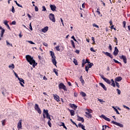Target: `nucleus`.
I'll list each match as a JSON object with an SVG mask.
<instances>
[{"label": "nucleus", "mask_w": 130, "mask_h": 130, "mask_svg": "<svg viewBox=\"0 0 130 130\" xmlns=\"http://www.w3.org/2000/svg\"><path fill=\"white\" fill-rule=\"evenodd\" d=\"M84 63H90V62H89V60L86 59Z\"/></svg>", "instance_id": "obj_64"}, {"label": "nucleus", "mask_w": 130, "mask_h": 130, "mask_svg": "<svg viewBox=\"0 0 130 130\" xmlns=\"http://www.w3.org/2000/svg\"><path fill=\"white\" fill-rule=\"evenodd\" d=\"M85 114H86L85 116L87 118H92V117H93L92 116V114H90V113H89L87 112H85Z\"/></svg>", "instance_id": "obj_16"}, {"label": "nucleus", "mask_w": 130, "mask_h": 130, "mask_svg": "<svg viewBox=\"0 0 130 130\" xmlns=\"http://www.w3.org/2000/svg\"><path fill=\"white\" fill-rule=\"evenodd\" d=\"M122 80V77L118 76L115 79V82H120Z\"/></svg>", "instance_id": "obj_17"}, {"label": "nucleus", "mask_w": 130, "mask_h": 130, "mask_svg": "<svg viewBox=\"0 0 130 130\" xmlns=\"http://www.w3.org/2000/svg\"><path fill=\"white\" fill-rule=\"evenodd\" d=\"M53 71L54 73H55V75H56V76H58V73H57V71H56V69H54Z\"/></svg>", "instance_id": "obj_38"}, {"label": "nucleus", "mask_w": 130, "mask_h": 130, "mask_svg": "<svg viewBox=\"0 0 130 130\" xmlns=\"http://www.w3.org/2000/svg\"><path fill=\"white\" fill-rule=\"evenodd\" d=\"M36 111H37L38 113H39V114H41V113H42V111H41V109H40V108L38 109Z\"/></svg>", "instance_id": "obj_39"}, {"label": "nucleus", "mask_w": 130, "mask_h": 130, "mask_svg": "<svg viewBox=\"0 0 130 130\" xmlns=\"http://www.w3.org/2000/svg\"><path fill=\"white\" fill-rule=\"evenodd\" d=\"M112 108L114 109V110L116 112L117 114H119V112H118L117 109L115 108L114 107H112Z\"/></svg>", "instance_id": "obj_32"}, {"label": "nucleus", "mask_w": 130, "mask_h": 130, "mask_svg": "<svg viewBox=\"0 0 130 130\" xmlns=\"http://www.w3.org/2000/svg\"><path fill=\"white\" fill-rule=\"evenodd\" d=\"M17 128L18 130L22 129V119H20L17 124Z\"/></svg>", "instance_id": "obj_8"}, {"label": "nucleus", "mask_w": 130, "mask_h": 130, "mask_svg": "<svg viewBox=\"0 0 130 130\" xmlns=\"http://www.w3.org/2000/svg\"><path fill=\"white\" fill-rule=\"evenodd\" d=\"M93 66H94V64H93V63H89V64H88V68L89 69H91L92 68V67H93Z\"/></svg>", "instance_id": "obj_35"}, {"label": "nucleus", "mask_w": 130, "mask_h": 130, "mask_svg": "<svg viewBox=\"0 0 130 130\" xmlns=\"http://www.w3.org/2000/svg\"><path fill=\"white\" fill-rule=\"evenodd\" d=\"M44 113H45L46 115V118L47 119H49L50 121H51V118H50V115H49V113H48V111L47 110L44 109Z\"/></svg>", "instance_id": "obj_5"}, {"label": "nucleus", "mask_w": 130, "mask_h": 130, "mask_svg": "<svg viewBox=\"0 0 130 130\" xmlns=\"http://www.w3.org/2000/svg\"><path fill=\"white\" fill-rule=\"evenodd\" d=\"M104 81H105V82H106V83H107V84H109V85H110V84H111V81L107 78L105 79Z\"/></svg>", "instance_id": "obj_23"}, {"label": "nucleus", "mask_w": 130, "mask_h": 130, "mask_svg": "<svg viewBox=\"0 0 130 130\" xmlns=\"http://www.w3.org/2000/svg\"><path fill=\"white\" fill-rule=\"evenodd\" d=\"M46 114H45V113H44V110H43V121H45V118H46Z\"/></svg>", "instance_id": "obj_24"}, {"label": "nucleus", "mask_w": 130, "mask_h": 130, "mask_svg": "<svg viewBox=\"0 0 130 130\" xmlns=\"http://www.w3.org/2000/svg\"><path fill=\"white\" fill-rule=\"evenodd\" d=\"M100 76L101 78H102V79H103V80H104V79H105L106 78L104 77V75H100Z\"/></svg>", "instance_id": "obj_50"}, {"label": "nucleus", "mask_w": 130, "mask_h": 130, "mask_svg": "<svg viewBox=\"0 0 130 130\" xmlns=\"http://www.w3.org/2000/svg\"><path fill=\"white\" fill-rule=\"evenodd\" d=\"M90 51H92V52H95V50H94L93 48H90Z\"/></svg>", "instance_id": "obj_62"}, {"label": "nucleus", "mask_w": 130, "mask_h": 130, "mask_svg": "<svg viewBox=\"0 0 130 130\" xmlns=\"http://www.w3.org/2000/svg\"><path fill=\"white\" fill-rule=\"evenodd\" d=\"M53 97L54 99H55L56 101H57V102H59V96L58 95H57V94H53Z\"/></svg>", "instance_id": "obj_15"}, {"label": "nucleus", "mask_w": 130, "mask_h": 130, "mask_svg": "<svg viewBox=\"0 0 130 130\" xmlns=\"http://www.w3.org/2000/svg\"><path fill=\"white\" fill-rule=\"evenodd\" d=\"M13 72L16 78H17V79H19L20 77H19V76H18V74H17V73L15 72V71H13Z\"/></svg>", "instance_id": "obj_45"}, {"label": "nucleus", "mask_w": 130, "mask_h": 130, "mask_svg": "<svg viewBox=\"0 0 130 130\" xmlns=\"http://www.w3.org/2000/svg\"><path fill=\"white\" fill-rule=\"evenodd\" d=\"M116 91H117L118 95H120V93H121V91H120V90H119V89H117Z\"/></svg>", "instance_id": "obj_44"}, {"label": "nucleus", "mask_w": 130, "mask_h": 130, "mask_svg": "<svg viewBox=\"0 0 130 130\" xmlns=\"http://www.w3.org/2000/svg\"><path fill=\"white\" fill-rule=\"evenodd\" d=\"M55 49L57 51H60V49L59 48V46L55 47Z\"/></svg>", "instance_id": "obj_41"}, {"label": "nucleus", "mask_w": 130, "mask_h": 130, "mask_svg": "<svg viewBox=\"0 0 130 130\" xmlns=\"http://www.w3.org/2000/svg\"><path fill=\"white\" fill-rule=\"evenodd\" d=\"M50 8L53 12H55V11H56V6L54 5H50Z\"/></svg>", "instance_id": "obj_11"}, {"label": "nucleus", "mask_w": 130, "mask_h": 130, "mask_svg": "<svg viewBox=\"0 0 130 130\" xmlns=\"http://www.w3.org/2000/svg\"><path fill=\"white\" fill-rule=\"evenodd\" d=\"M115 83H116V86L118 87V88H120V85H119V83H118V82H115Z\"/></svg>", "instance_id": "obj_54"}, {"label": "nucleus", "mask_w": 130, "mask_h": 130, "mask_svg": "<svg viewBox=\"0 0 130 130\" xmlns=\"http://www.w3.org/2000/svg\"><path fill=\"white\" fill-rule=\"evenodd\" d=\"M50 53L52 57V63L53 64H54V66H55V67H56V63H57V62H56V59H55V58H56V57L55 56V55L54 54V53L53 51H50Z\"/></svg>", "instance_id": "obj_2"}, {"label": "nucleus", "mask_w": 130, "mask_h": 130, "mask_svg": "<svg viewBox=\"0 0 130 130\" xmlns=\"http://www.w3.org/2000/svg\"><path fill=\"white\" fill-rule=\"evenodd\" d=\"M114 42H115L116 43V44L117 45V38H116V37L114 38Z\"/></svg>", "instance_id": "obj_57"}, {"label": "nucleus", "mask_w": 130, "mask_h": 130, "mask_svg": "<svg viewBox=\"0 0 130 130\" xmlns=\"http://www.w3.org/2000/svg\"><path fill=\"white\" fill-rule=\"evenodd\" d=\"M123 107L124 108H126V109H128V110H130V108H128V107H127V106H125V105H123Z\"/></svg>", "instance_id": "obj_48"}, {"label": "nucleus", "mask_w": 130, "mask_h": 130, "mask_svg": "<svg viewBox=\"0 0 130 130\" xmlns=\"http://www.w3.org/2000/svg\"><path fill=\"white\" fill-rule=\"evenodd\" d=\"M100 86L105 90V91H107V88H106V86H105V85H104L103 83H100Z\"/></svg>", "instance_id": "obj_18"}, {"label": "nucleus", "mask_w": 130, "mask_h": 130, "mask_svg": "<svg viewBox=\"0 0 130 130\" xmlns=\"http://www.w3.org/2000/svg\"><path fill=\"white\" fill-rule=\"evenodd\" d=\"M119 57L121 59L123 60L124 63H126V62H127L126 56L125 55H122V56H119Z\"/></svg>", "instance_id": "obj_7"}, {"label": "nucleus", "mask_w": 130, "mask_h": 130, "mask_svg": "<svg viewBox=\"0 0 130 130\" xmlns=\"http://www.w3.org/2000/svg\"><path fill=\"white\" fill-rule=\"evenodd\" d=\"M48 124L49 126H50V127H51L52 124H51V122H50V120H48Z\"/></svg>", "instance_id": "obj_46"}, {"label": "nucleus", "mask_w": 130, "mask_h": 130, "mask_svg": "<svg viewBox=\"0 0 130 130\" xmlns=\"http://www.w3.org/2000/svg\"><path fill=\"white\" fill-rule=\"evenodd\" d=\"M8 21H7V20H5L4 22V24L6 26L9 25V24H8Z\"/></svg>", "instance_id": "obj_47"}, {"label": "nucleus", "mask_w": 130, "mask_h": 130, "mask_svg": "<svg viewBox=\"0 0 130 130\" xmlns=\"http://www.w3.org/2000/svg\"><path fill=\"white\" fill-rule=\"evenodd\" d=\"M38 57H39V60H42V59H43V57H42L41 56L39 55Z\"/></svg>", "instance_id": "obj_52"}, {"label": "nucleus", "mask_w": 130, "mask_h": 130, "mask_svg": "<svg viewBox=\"0 0 130 130\" xmlns=\"http://www.w3.org/2000/svg\"><path fill=\"white\" fill-rule=\"evenodd\" d=\"M103 53L105 54V55H106L107 56H109V57H110V58H113V56L111 54V53L108 52L103 51Z\"/></svg>", "instance_id": "obj_9"}, {"label": "nucleus", "mask_w": 130, "mask_h": 130, "mask_svg": "<svg viewBox=\"0 0 130 130\" xmlns=\"http://www.w3.org/2000/svg\"><path fill=\"white\" fill-rule=\"evenodd\" d=\"M100 117H102V118H103L104 119H105V120H106L107 121H110V119L109 118H107V117H106L105 115H101Z\"/></svg>", "instance_id": "obj_14"}, {"label": "nucleus", "mask_w": 130, "mask_h": 130, "mask_svg": "<svg viewBox=\"0 0 130 130\" xmlns=\"http://www.w3.org/2000/svg\"><path fill=\"white\" fill-rule=\"evenodd\" d=\"M113 61H114V62H115V63H119L120 64H121V63H120V62L118 61L117 60H115V59H113Z\"/></svg>", "instance_id": "obj_40"}, {"label": "nucleus", "mask_w": 130, "mask_h": 130, "mask_svg": "<svg viewBox=\"0 0 130 130\" xmlns=\"http://www.w3.org/2000/svg\"><path fill=\"white\" fill-rule=\"evenodd\" d=\"M25 58L27 61V62H29V64L31 65L32 64V67L35 68L37 66V63H36V61H35V59H33V57L29 55H27L25 56Z\"/></svg>", "instance_id": "obj_1"}, {"label": "nucleus", "mask_w": 130, "mask_h": 130, "mask_svg": "<svg viewBox=\"0 0 130 130\" xmlns=\"http://www.w3.org/2000/svg\"><path fill=\"white\" fill-rule=\"evenodd\" d=\"M71 43L73 46V47L76 48V46L75 45V42H74V41L71 40Z\"/></svg>", "instance_id": "obj_36"}, {"label": "nucleus", "mask_w": 130, "mask_h": 130, "mask_svg": "<svg viewBox=\"0 0 130 130\" xmlns=\"http://www.w3.org/2000/svg\"><path fill=\"white\" fill-rule=\"evenodd\" d=\"M123 27L124 28H125V25H126V22H125V21H123Z\"/></svg>", "instance_id": "obj_59"}, {"label": "nucleus", "mask_w": 130, "mask_h": 130, "mask_svg": "<svg viewBox=\"0 0 130 130\" xmlns=\"http://www.w3.org/2000/svg\"><path fill=\"white\" fill-rule=\"evenodd\" d=\"M9 69H15V65L14 64H12L11 65L9 66Z\"/></svg>", "instance_id": "obj_33"}, {"label": "nucleus", "mask_w": 130, "mask_h": 130, "mask_svg": "<svg viewBox=\"0 0 130 130\" xmlns=\"http://www.w3.org/2000/svg\"><path fill=\"white\" fill-rule=\"evenodd\" d=\"M86 110H87L88 113H92V112H93V110H92V109H86Z\"/></svg>", "instance_id": "obj_34"}, {"label": "nucleus", "mask_w": 130, "mask_h": 130, "mask_svg": "<svg viewBox=\"0 0 130 130\" xmlns=\"http://www.w3.org/2000/svg\"><path fill=\"white\" fill-rule=\"evenodd\" d=\"M3 95H4V96H6V94H7V91H2V92Z\"/></svg>", "instance_id": "obj_60"}, {"label": "nucleus", "mask_w": 130, "mask_h": 130, "mask_svg": "<svg viewBox=\"0 0 130 130\" xmlns=\"http://www.w3.org/2000/svg\"><path fill=\"white\" fill-rule=\"evenodd\" d=\"M35 9L36 12H38V11H39V9H38V7H37V6H35Z\"/></svg>", "instance_id": "obj_58"}, {"label": "nucleus", "mask_w": 130, "mask_h": 130, "mask_svg": "<svg viewBox=\"0 0 130 130\" xmlns=\"http://www.w3.org/2000/svg\"><path fill=\"white\" fill-rule=\"evenodd\" d=\"M89 67H88V66H85V71H86V72H87V73H88V72H89Z\"/></svg>", "instance_id": "obj_51"}, {"label": "nucleus", "mask_w": 130, "mask_h": 130, "mask_svg": "<svg viewBox=\"0 0 130 130\" xmlns=\"http://www.w3.org/2000/svg\"><path fill=\"white\" fill-rule=\"evenodd\" d=\"M16 21H13L11 22V25H16Z\"/></svg>", "instance_id": "obj_63"}, {"label": "nucleus", "mask_w": 130, "mask_h": 130, "mask_svg": "<svg viewBox=\"0 0 130 130\" xmlns=\"http://www.w3.org/2000/svg\"><path fill=\"white\" fill-rule=\"evenodd\" d=\"M4 34H5V29H3L1 31V37H3Z\"/></svg>", "instance_id": "obj_29"}, {"label": "nucleus", "mask_w": 130, "mask_h": 130, "mask_svg": "<svg viewBox=\"0 0 130 130\" xmlns=\"http://www.w3.org/2000/svg\"><path fill=\"white\" fill-rule=\"evenodd\" d=\"M69 106L70 107H71V108L74 109V110H76V109L78 108V106H77V105H76L75 104H70Z\"/></svg>", "instance_id": "obj_13"}, {"label": "nucleus", "mask_w": 130, "mask_h": 130, "mask_svg": "<svg viewBox=\"0 0 130 130\" xmlns=\"http://www.w3.org/2000/svg\"><path fill=\"white\" fill-rule=\"evenodd\" d=\"M78 121H82V122H84L85 121V119H84V118L78 116Z\"/></svg>", "instance_id": "obj_22"}, {"label": "nucleus", "mask_w": 130, "mask_h": 130, "mask_svg": "<svg viewBox=\"0 0 130 130\" xmlns=\"http://www.w3.org/2000/svg\"><path fill=\"white\" fill-rule=\"evenodd\" d=\"M6 43H7V46H11V47H13V44L10 43L9 42V41H6Z\"/></svg>", "instance_id": "obj_31"}, {"label": "nucleus", "mask_w": 130, "mask_h": 130, "mask_svg": "<svg viewBox=\"0 0 130 130\" xmlns=\"http://www.w3.org/2000/svg\"><path fill=\"white\" fill-rule=\"evenodd\" d=\"M73 62L74 63H75V66H78V61H77V59H74Z\"/></svg>", "instance_id": "obj_37"}, {"label": "nucleus", "mask_w": 130, "mask_h": 130, "mask_svg": "<svg viewBox=\"0 0 130 130\" xmlns=\"http://www.w3.org/2000/svg\"><path fill=\"white\" fill-rule=\"evenodd\" d=\"M14 2L15 3L16 5H17V6L18 7H19L20 8H23V6H22V5H21L19 3H18L17 1H14Z\"/></svg>", "instance_id": "obj_28"}, {"label": "nucleus", "mask_w": 130, "mask_h": 130, "mask_svg": "<svg viewBox=\"0 0 130 130\" xmlns=\"http://www.w3.org/2000/svg\"><path fill=\"white\" fill-rule=\"evenodd\" d=\"M111 123H113V124H115V125H117V126H119L120 127H123V124L120 123L115 122L114 121H112Z\"/></svg>", "instance_id": "obj_6"}, {"label": "nucleus", "mask_w": 130, "mask_h": 130, "mask_svg": "<svg viewBox=\"0 0 130 130\" xmlns=\"http://www.w3.org/2000/svg\"><path fill=\"white\" fill-rule=\"evenodd\" d=\"M118 52H119V51L118 50V49L117 47H115L114 51L113 52V54L115 55V56H116L118 54Z\"/></svg>", "instance_id": "obj_12"}, {"label": "nucleus", "mask_w": 130, "mask_h": 130, "mask_svg": "<svg viewBox=\"0 0 130 130\" xmlns=\"http://www.w3.org/2000/svg\"><path fill=\"white\" fill-rule=\"evenodd\" d=\"M18 80H19L21 86H22V87H24L23 84H25V81L24 80V79H23V78H19L18 79Z\"/></svg>", "instance_id": "obj_10"}, {"label": "nucleus", "mask_w": 130, "mask_h": 130, "mask_svg": "<svg viewBox=\"0 0 130 130\" xmlns=\"http://www.w3.org/2000/svg\"><path fill=\"white\" fill-rule=\"evenodd\" d=\"M98 101H100V102L101 103H102V104L103 102H104V101H103V100H102V99H98Z\"/></svg>", "instance_id": "obj_53"}, {"label": "nucleus", "mask_w": 130, "mask_h": 130, "mask_svg": "<svg viewBox=\"0 0 130 130\" xmlns=\"http://www.w3.org/2000/svg\"><path fill=\"white\" fill-rule=\"evenodd\" d=\"M58 87L59 90H61L62 89L64 91H68V89H67V87L66 86V85H64V84L63 83H60L58 85Z\"/></svg>", "instance_id": "obj_3"}, {"label": "nucleus", "mask_w": 130, "mask_h": 130, "mask_svg": "<svg viewBox=\"0 0 130 130\" xmlns=\"http://www.w3.org/2000/svg\"><path fill=\"white\" fill-rule=\"evenodd\" d=\"M80 82H81L82 84H85V81H84V79H83V76H81L80 77Z\"/></svg>", "instance_id": "obj_25"}, {"label": "nucleus", "mask_w": 130, "mask_h": 130, "mask_svg": "<svg viewBox=\"0 0 130 130\" xmlns=\"http://www.w3.org/2000/svg\"><path fill=\"white\" fill-rule=\"evenodd\" d=\"M78 127H80L81 128H82V129H85V126H84V125H83L82 123H79L78 124Z\"/></svg>", "instance_id": "obj_21"}, {"label": "nucleus", "mask_w": 130, "mask_h": 130, "mask_svg": "<svg viewBox=\"0 0 130 130\" xmlns=\"http://www.w3.org/2000/svg\"><path fill=\"white\" fill-rule=\"evenodd\" d=\"M42 8H43V9L42 10V12L46 11V8L45 7V6H44L42 7Z\"/></svg>", "instance_id": "obj_42"}, {"label": "nucleus", "mask_w": 130, "mask_h": 130, "mask_svg": "<svg viewBox=\"0 0 130 130\" xmlns=\"http://www.w3.org/2000/svg\"><path fill=\"white\" fill-rule=\"evenodd\" d=\"M96 13L98 15H100L101 14V13H100V11H99V8L97 9Z\"/></svg>", "instance_id": "obj_55"}, {"label": "nucleus", "mask_w": 130, "mask_h": 130, "mask_svg": "<svg viewBox=\"0 0 130 130\" xmlns=\"http://www.w3.org/2000/svg\"><path fill=\"white\" fill-rule=\"evenodd\" d=\"M61 123L60 126H63V128H65V129H68V128L66 126V125H64V123L61 122Z\"/></svg>", "instance_id": "obj_27"}, {"label": "nucleus", "mask_w": 130, "mask_h": 130, "mask_svg": "<svg viewBox=\"0 0 130 130\" xmlns=\"http://www.w3.org/2000/svg\"><path fill=\"white\" fill-rule=\"evenodd\" d=\"M28 43H30V44H35L32 41H28Z\"/></svg>", "instance_id": "obj_61"}, {"label": "nucleus", "mask_w": 130, "mask_h": 130, "mask_svg": "<svg viewBox=\"0 0 130 130\" xmlns=\"http://www.w3.org/2000/svg\"><path fill=\"white\" fill-rule=\"evenodd\" d=\"M109 49H110V51L112 50V46H111V44L109 45Z\"/></svg>", "instance_id": "obj_49"}, {"label": "nucleus", "mask_w": 130, "mask_h": 130, "mask_svg": "<svg viewBox=\"0 0 130 130\" xmlns=\"http://www.w3.org/2000/svg\"><path fill=\"white\" fill-rule=\"evenodd\" d=\"M2 125L3 126L6 125V120H3V121H2Z\"/></svg>", "instance_id": "obj_43"}, {"label": "nucleus", "mask_w": 130, "mask_h": 130, "mask_svg": "<svg viewBox=\"0 0 130 130\" xmlns=\"http://www.w3.org/2000/svg\"><path fill=\"white\" fill-rule=\"evenodd\" d=\"M40 108H39V106L38 105V104H35V110H37L38 109H39Z\"/></svg>", "instance_id": "obj_30"}, {"label": "nucleus", "mask_w": 130, "mask_h": 130, "mask_svg": "<svg viewBox=\"0 0 130 130\" xmlns=\"http://www.w3.org/2000/svg\"><path fill=\"white\" fill-rule=\"evenodd\" d=\"M47 31H48V26L45 27L42 29V32L43 33H46Z\"/></svg>", "instance_id": "obj_19"}, {"label": "nucleus", "mask_w": 130, "mask_h": 130, "mask_svg": "<svg viewBox=\"0 0 130 130\" xmlns=\"http://www.w3.org/2000/svg\"><path fill=\"white\" fill-rule=\"evenodd\" d=\"M69 111L70 112L71 116H74L75 115V110L69 109Z\"/></svg>", "instance_id": "obj_20"}, {"label": "nucleus", "mask_w": 130, "mask_h": 130, "mask_svg": "<svg viewBox=\"0 0 130 130\" xmlns=\"http://www.w3.org/2000/svg\"><path fill=\"white\" fill-rule=\"evenodd\" d=\"M80 95H81V96H82V97H86V96H87V94H86V93L81 91L80 92Z\"/></svg>", "instance_id": "obj_26"}, {"label": "nucleus", "mask_w": 130, "mask_h": 130, "mask_svg": "<svg viewBox=\"0 0 130 130\" xmlns=\"http://www.w3.org/2000/svg\"><path fill=\"white\" fill-rule=\"evenodd\" d=\"M49 18L50 21H52L53 23H55V17H54V14L50 13L49 15Z\"/></svg>", "instance_id": "obj_4"}, {"label": "nucleus", "mask_w": 130, "mask_h": 130, "mask_svg": "<svg viewBox=\"0 0 130 130\" xmlns=\"http://www.w3.org/2000/svg\"><path fill=\"white\" fill-rule=\"evenodd\" d=\"M12 13H15V8H14V6H12Z\"/></svg>", "instance_id": "obj_56"}]
</instances>
